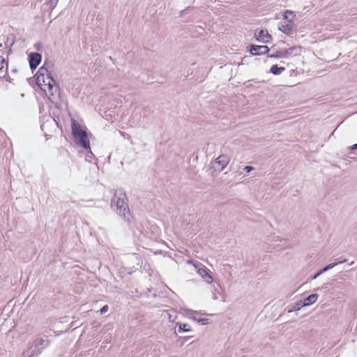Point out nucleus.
Returning a JSON list of instances; mask_svg holds the SVG:
<instances>
[{"label":"nucleus","mask_w":357,"mask_h":357,"mask_svg":"<svg viewBox=\"0 0 357 357\" xmlns=\"http://www.w3.org/2000/svg\"><path fill=\"white\" fill-rule=\"evenodd\" d=\"M295 15L294 14V12L291 11V10H287L284 12V14H283V18L284 20H287V22L290 20V19H292V20H294V18L295 17Z\"/></svg>","instance_id":"nucleus-19"},{"label":"nucleus","mask_w":357,"mask_h":357,"mask_svg":"<svg viewBox=\"0 0 357 357\" xmlns=\"http://www.w3.org/2000/svg\"><path fill=\"white\" fill-rule=\"evenodd\" d=\"M229 158L226 155H220L218 157L213 163L220 166V172L222 171L224 168L229 164Z\"/></svg>","instance_id":"nucleus-10"},{"label":"nucleus","mask_w":357,"mask_h":357,"mask_svg":"<svg viewBox=\"0 0 357 357\" xmlns=\"http://www.w3.org/2000/svg\"><path fill=\"white\" fill-rule=\"evenodd\" d=\"M72 135L77 144L84 149L90 148L89 140L88 139L87 133L84 130L81 126L75 120L72 121Z\"/></svg>","instance_id":"nucleus-2"},{"label":"nucleus","mask_w":357,"mask_h":357,"mask_svg":"<svg viewBox=\"0 0 357 357\" xmlns=\"http://www.w3.org/2000/svg\"><path fill=\"white\" fill-rule=\"evenodd\" d=\"M273 51L272 54H268V57L269 58H284V50H278L275 48V45H273L271 49Z\"/></svg>","instance_id":"nucleus-12"},{"label":"nucleus","mask_w":357,"mask_h":357,"mask_svg":"<svg viewBox=\"0 0 357 357\" xmlns=\"http://www.w3.org/2000/svg\"><path fill=\"white\" fill-rule=\"evenodd\" d=\"M293 25H294V23L292 22V19H290L287 22H284V23L280 22L279 24L278 29L280 31H281L284 33H285L287 35H291L292 33V30H293Z\"/></svg>","instance_id":"nucleus-9"},{"label":"nucleus","mask_w":357,"mask_h":357,"mask_svg":"<svg viewBox=\"0 0 357 357\" xmlns=\"http://www.w3.org/2000/svg\"><path fill=\"white\" fill-rule=\"evenodd\" d=\"M195 268L197 269L198 274L204 280V281L208 284H211L213 281V278L210 274V271L207 269L206 267L203 266L202 268H198L195 266Z\"/></svg>","instance_id":"nucleus-7"},{"label":"nucleus","mask_w":357,"mask_h":357,"mask_svg":"<svg viewBox=\"0 0 357 357\" xmlns=\"http://www.w3.org/2000/svg\"><path fill=\"white\" fill-rule=\"evenodd\" d=\"M42 60V55L38 52H31L29 54V63L31 70H35Z\"/></svg>","instance_id":"nucleus-6"},{"label":"nucleus","mask_w":357,"mask_h":357,"mask_svg":"<svg viewBox=\"0 0 357 357\" xmlns=\"http://www.w3.org/2000/svg\"><path fill=\"white\" fill-rule=\"evenodd\" d=\"M345 261H347V259H341V260L336 261L334 263H337V264H342V263H344Z\"/></svg>","instance_id":"nucleus-32"},{"label":"nucleus","mask_w":357,"mask_h":357,"mask_svg":"<svg viewBox=\"0 0 357 357\" xmlns=\"http://www.w3.org/2000/svg\"><path fill=\"white\" fill-rule=\"evenodd\" d=\"M30 354H29L28 357H38L42 352V349L34 347L33 344L29 348Z\"/></svg>","instance_id":"nucleus-14"},{"label":"nucleus","mask_w":357,"mask_h":357,"mask_svg":"<svg viewBox=\"0 0 357 357\" xmlns=\"http://www.w3.org/2000/svg\"><path fill=\"white\" fill-rule=\"evenodd\" d=\"M318 296H319L317 294H312L309 295L303 301L304 306H308V305H310L314 303L317 301Z\"/></svg>","instance_id":"nucleus-13"},{"label":"nucleus","mask_w":357,"mask_h":357,"mask_svg":"<svg viewBox=\"0 0 357 357\" xmlns=\"http://www.w3.org/2000/svg\"><path fill=\"white\" fill-rule=\"evenodd\" d=\"M270 49L266 45H251L250 46V53L254 56L268 54Z\"/></svg>","instance_id":"nucleus-4"},{"label":"nucleus","mask_w":357,"mask_h":357,"mask_svg":"<svg viewBox=\"0 0 357 357\" xmlns=\"http://www.w3.org/2000/svg\"><path fill=\"white\" fill-rule=\"evenodd\" d=\"M12 71H13V73H17V70L16 69L13 70Z\"/></svg>","instance_id":"nucleus-34"},{"label":"nucleus","mask_w":357,"mask_h":357,"mask_svg":"<svg viewBox=\"0 0 357 357\" xmlns=\"http://www.w3.org/2000/svg\"><path fill=\"white\" fill-rule=\"evenodd\" d=\"M348 149H350L351 151L357 150V143L354 144V145H352V146H349Z\"/></svg>","instance_id":"nucleus-28"},{"label":"nucleus","mask_w":357,"mask_h":357,"mask_svg":"<svg viewBox=\"0 0 357 357\" xmlns=\"http://www.w3.org/2000/svg\"><path fill=\"white\" fill-rule=\"evenodd\" d=\"M57 1L58 0H49L47 5L50 6V8L52 10L56 6Z\"/></svg>","instance_id":"nucleus-22"},{"label":"nucleus","mask_w":357,"mask_h":357,"mask_svg":"<svg viewBox=\"0 0 357 357\" xmlns=\"http://www.w3.org/2000/svg\"><path fill=\"white\" fill-rule=\"evenodd\" d=\"M36 76L38 82L42 81L48 86L50 90L53 89L56 82L45 67H40L36 73Z\"/></svg>","instance_id":"nucleus-3"},{"label":"nucleus","mask_w":357,"mask_h":357,"mask_svg":"<svg viewBox=\"0 0 357 357\" xmlns=\"http://www.w3.org/2000/svg\"><path fill=\"white\" fill-rule=\"evenodd\" d=\"M303 307H304L303 301H299L288 310V313H291L294 311H298Z\"/></svg>","instance_id":"nucleus-17"},{"label":"nucleus","mask_w":357,"mask_h":357,"mask_svg":"<svg viewBox=\"0 0 357 357\" xmlns=\"http://www.w3.org/2000/svg\"><path fill=\"white\" fill-rule=\"evenodd\" d=\"M176 326L178 327V333L190 332L192 331L191 328L188 324L177 323Z\"/></svg>","instance_id":"nucleus-16"},{"label":"nucleus","mask_w":357,"mask_h":357,"mask_svg":"<svg viewBox=\"0 0 357 357\" xmlns=\"http://www.w3.org/2000/svg\"><path fill=\"white\" fill-rule=\"evenodd\" d=\"M337 265V263H331V264H328L326 266H327L328 269L330 270Z\"/></svg>","instance_id":"nucleus-26"},{"label":"nucleus","mask_w":357,"mask_h":357,"mask_svg":"<svg viewBox=\"0 0 357 357\" xmlns=\"http://www.w3.org/2000/svg\"><path fill=\"white\" fill-rule=\"evenodd\" d=\"M302 47L301 46H293L288 49L284 50V58H289L291 56H296L301 54Z\"/></svg>","instance_id":"nucleus-8"},{"label":"nucleus","mask_w":357,"mask_h":357,"mask_svg":"<svg viewBox=\"0 0 357 357\" xmlns=\"http://www.w3.org/2000/svg\"><path fill=\"white\" fill-rule=\"evenodd\" d=\"M7 70H8V64L6 63V68L5 69L6 70V75L4 77H2L1 78H5L7 82H8L9 83H11V84H14V82H13V78H12L7 73Z\"/></svg>","instance_id":"nucleus-21"},{"label":"nucleus","mask_w":357,"mask_h":357,"mask_svg":"<svg viewBox=\"0 0 357 357\" xmlns=\"http://www.w3.org/2000/svg\"><path fill=\"white\" fill-rule=\"evenodd\" d=\"M42 47V45L40 43H37L34 45V47L37 50H40V47Z\"/></svg>","instance_id":"nucleus-27"},{"label":"nucleus","mask_w":357,"mask_h":357,"mask_svg":"<svg viewBox=\"0 0 357 357\" xmlns=\"http://www.w3.org/2000/svg\"><path fill=\"white\" fill-rule=\"evenodd\" d=\"M34 347H38L42 350H43L45 347H47L49 344V340L45 338L39 337L34 340L33 344Z\"/></svg>","instance_id":"nucleus-11"},{"label":"nucleus","mask_w":357,"mask_h":357,"mask_svg":"<svg viewBox=\"0 0 357 357\" xmlns=\"http://www.w3.org/2000/svg\"><path fill=\"white\" fill-rule=\"evenodd\" d=\"M320 275H321V274L319 273V271L316 274H314V275L311 276V280H315Z\"/></svg>","instance_id":"nucleus-29"},{"label":"nucleus","mask_w":357,"mask_h":357,"mask_svg":"<svg viewBox=\"0 0 357 357\" xmlns=\"http://www.w3.org/2000/svg\"><path fill=\"white\" fill-rule=\"evenodd\" d=\"M109 310V307L107 305H104L100 310V313L101 314H104L105 313H106Z\"/></svg>","instance_id":"nucleus-23"},{"label":"nucleus","mask_w":357,"mask_h":357,"mask_svg":"<svg viewBox=\"0 0 357 357\" xmlns=\"http://www.w3.org/2000/svg\"><path fill=\"white\" fill-rule=\"evenodd\" d=\"M197 322L200 323L202 325H205L208 324V319L200 318L197 319Z\"/></svg>","instance_id":"nucleus-24"},{"label":"nucleus","mask_w":357,"mask_h":357,"mask_svg":"<svg viewBox=\"0 0 357 357\" xmlns=\"http://www.w3.org/2000/svg\"><path fill=\"white\" fill-rule=\"evenodd\" d=\"M186 312L191 316V318L194 321H197V319H199V318H198L197 317V315L198 314V312H196V311H194V310H186Z\"/></svg>","instance_id":"nucleus-20"},{"label":"nucleus","mask_w":357,"mask_h":357,"mask_svg":"<svg viewBox=\"0 0 357 357\" xmlns=\"http://www.w3.org/2000/svg\"><path fill=\"white\" fill-rule=\"evenodd\" d=\"M243 169L247 172V173H249L252 170L254 169V167H252V166H245Z\"/></svg>","instance_id":"nucleus-25"},{"label":"nucleus","mask_w":357,"mask_h":357,"mask_svg":"<svg viewBox=\"0 0 357 357\" xmlns=\"http://www.w3.org/2000/svg\"><path fill=\"white\" fill-rule=\"evenodd\" d=\"M6 63L5 59L0 55V79L2 77L6 75V70L4 69V64Z\"/></svg>","instance_id":"nucleus-18"},{"label":"nucleus","mask_w":357,"mask_h":357,"mask_svg":"<svg viewBox=\"0 0 357 357\" xmlns=\"http://www.w3.org/2000/svg\"><path fill=\"white\" fill-rule=\"evenodd\" d=\"M285 70L284 67H279L278 65H273L270 68V72L275 75H278Z\"/></svg>","instance_id":"nucleus-15"},{"label":"nucleus","mask_w":357,"mask_h":357,"mask_svg":"<svg viewBox=\"0 0 357 357\" xmlns=\"http://www.w3.org/2000/svg\"><path fill=\"white\" fill-rule=\"evenodd\" d=\"M256 40L263 43H270L272 41V36L267 30L261 29L255 34Z\"/></svg>","instance_id":"nucleus-5"},{"label":"nucleus","mask_w":357,"mask_h":357,"mask_svg":"<svg viewBox=\"0 0 357 357\" xmlns=\"http://www.w3.org/2000/svg\"><path fill=\"white\" fill-rule=\"evenodd\" d=\"M327 271H328V269L327 266H326L322 269H321L319 271V273L322 274V273L326 272Z\"/></svg>","instance_id":"nucleus-31"},{"label":"nucleus","mask_w":357,"mask_h":357,"mask_svg":"<svg viewBox=\"0 0 357 357\" xmlns=\"http://www.w3.org/2000/svg\"><path fill=\"white\" fill-rule=\"evenodd\" d=\"M327 271H328V269L327 266H326L322 269H321L319 271V273L322 274V273L326 272Z\"/></svg>","instance_id":"nucleus-30"},{"label":"nucleus","mask_w":357,"mask_h":357,"mask_svg":"<svg viewBox=\"0 0 357 357\" xmlns=\"http://www.w3.org/2000/svg\"><path fill=\"white\" fill-rule=\"evenodd\" d=\"M111 207L125 221L130 222L131 215L128 204V198L125 192H121L119 195L114 194L111 201Z\"/></svg>","instance_id":"nucleus-1"},{"label":"nucleus","mask_w":357,"mask_h":357,"mask_svg":"<svg viewBox=\"0 0 357 357\" xmlns=\"http://www.w3.org/2000/svg\"><path fill=\"white\" fill-rule=\"evenodd\" d=\"M172 317H171V316L169 315V321H174V320H172Z\"/></svg>","instance_id":"nucleus-33"}]
</instances>
